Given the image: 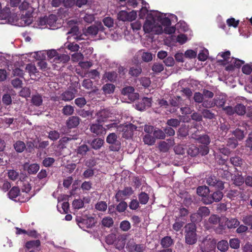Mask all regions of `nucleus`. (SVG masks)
I'll return each mask as SVG.
<instances>
[{"label":"nucleus","instance_id":"obj_37","mask_svg":"<svg viewBox=\"0 0 252 252\" xmlns=\"http://www.w3.org/2000/svg\"><path fill=\"white\" fill-rule=\"evenodd\" d=\"M235 113L239 115H243L246 113V107L242 104H237L234 107Z\"/></svg>","mask_w":252,"mask_h":252},{"label":"nucleus","instance_id":"obj_55","mask_svg":"<svg viewBox=\"0 0 252 252\" xmlns=\"http://www.w3.org/2000/svg\"><path fill=\"white\" fill-rule=\"evenodd\" d=\"M95 209L99 211H105L107 208V203L105 201L98 202L95 206Z\"/></svg>","mask_w":252,"mask_h":252},{"label":"nucleus","instance_id":"obj_1","mask_svg":"<svg viewBox=\"0 0 252 252\" xmlns=\"http://www.w3.org/2000/svg\"><path fill=\"white\" fill-rule=\"evenodd\" d=\"M185 243L189 245H193L197 241L196 226L195 224L189 223L185 227Z\"/></svg>","mask_w":252,"mask_h":252},{"label":"nucleus","instance_id":"obj_22","mask_svg":"<svg viewBox=\"0 0 252 252\" xmlns=\"http://www.w3.org/2000/svg\"><path fill=\"white\" fill-rule=\"evenodd\" d=\"M189 132V126L185 125H182L179 128L177 132L178 137H186Z\"/></svg>","mask_w":252,"mask_h":252},{"label":"nucleus","instance_id":"obj_19","mask_svg":"<svg viewBox=\"0 0 252 252\" xmlns=\"http://www.w3.org/2000/svg\"><path fill=\"white\" fill-rule=\"evenodd\" d=\"M194 139L197 140L199 143L203 145H208L210 143L209 136L207 134L201 135L199 137H196L194 135L193 136Z\"/></svg>","mask_w":252,"mask_h":252},{"label":"nucleus","instance_id":"obj_6","mask_svg":"<svg viewBox=\"0 0 252 252\" xmlns=\"http://www.w3.org/2000/svg\"><path fill=\"white\" fill-rule=\"evenodd\" d=\"M133 192L134 191L131 187H126L123 190H118L115 195V198L116 201L119 202L131 196Z\"/></svg>","mask_w":252,"mask_h":252},{"label":"nucleus","instance_id":"obj_64","mask_svg":"<svg viewBox=\"0 0 252 252\" xmlns=\"http://www.w3.org/2000/svg\"><path fill=\"white\" fill-rule=\"evenodd\" d=\"M245 182V179L241 175L235 176L233 179V183L237 186H240Z\"/></svg>","mask_w":252,"mask_h":252},{"label":"nucleus","instance_id":"obj_35","mask_svg":"<svg viewBox=\"0 0 252 252\" xmlns=\"http://www.w3.org/2000/svg\"><path fill=\"white\" fill-rule=\"evenodd\" d=\"M149 199V195L145 192L142 191L138 194L139 202L141 204H146L148 202Z\"/></svg>","mask_w":252,"mask_h":252},{"label":"nucleus","instance_id":"obj_32","mask_svg":"<svg viewBox=\"0 0 252 252\" xmlns=\"http://www.w3.org/2000/svg\"><path fill=\"white\" fill-rule=\"evenodd\" d=\"M110 112L108 110L102 109L97 113V116L99 120L104 121V120L108 118L110 116Z\"/></svg>","mask_w":252,"mask_h":252},{"label":"nucleus","instance_id":"obj_8","mask_svg":"<svg viewBox=\"0 0 252 252\" xmlns=\"http://www.w3.org/2000/svg\"><path fill=\"white\" fill-rule=\"evenodd\" d=\"M105 29V28L103 27L102 24L98 22L88 27L86 29V33L89 35L95 36L96 35L98 32H103Z\"/></svg>","mask_w":252,"mask_h":252},{"label":"nucleus","instance_id":"obj_54","mask_svg":"<svg viewBox=\"0 0 252 252\" xmlns=\"http://www.w3.org/2000/svg\"><path fill=\"white\" fill-rule=\"evenodd\" d=\"M152 69L154 72L159 73L163 70L164 66L161 63H156L153 64Z\"/></svg>","mask_w":252,"mask_h":252},{"label":"nucleus","instance_id":"obj_58","mask_svg":"<svg viewBox=\"0 0 252 252\" xmlns=\"http://www.w3.org/2000/svg\"><path fill=\"white\" fill-rule=\"evenodd\" d=\"M120 227L124 231H127L130 229L131 225L130 222L127 220H123L121 221L120 224Z\"/></svg>","mask_w":252,"mask_h":252},{"label":"nucleus","instance_id":"obj_9","mask_svg":"<svg viewBox=\"0 0 252 252\" xmlns=\"http://www.w3.org/2000/svg\"><path fill=\"white\" fill-rule=\"evenodd\" d=\"M206 183L208 185L214 187L220 190H223L224 188V183L214 175L209 176L207 178Z\"/></svg>","mask_w":252,"mask_h":252},{"label":"nucleus","instance_id":"obj_43","mask_svg":"<svg viewBox=\"0 0 252 252\" xmlns=\"http://www.w3.org/2000/svg\"><path fill=\"white\" fill-rule=\"evenodd\" d=\"M74 108L71 105H66L62 109V113L66 116L71 115L74 112Z\"/></svg>","mask_w":252,"mask_h":252},{"label":"nucleus","instance_id":"obj_34","mask_svg":"<svg viewBox=\"0 0 252 252\" xmlns=\"http://www.w3.org/2000/svg\"><path fill=\"white\" fill-rule=\"evenodd\" d=\"M197 212L203 219V218H205L208 216L210 214V211L208 207L205 206H202L198 208Z\"/></svg>","mask_w":252,"mask_h":252},{"label":"nucleus","instance_id":"obj_30","mask_svg":"<svg viewBox=\"0 0 252 252\" xmlns=\"http://www.w3.org/2000/svg\"><path fill=\"white\" fill-rule=\"evenodd\" d=\"M217 247L220 251L225 252L228 250L229 244L226 240H222L218 243Z\"/></svg>","mask_w":252,"mask_h":252},{"label":"nucleus","instance_id":"obj_36","mask_svg":"<svg viewBox=\"0 0 252 252\" xmlns=\"http://www.w3.org/2000/svg\"><path fill=\"white\" fill-rule=\"evenodd\" d=\"M20 193V189L18 187H14L9 191L8 195L11 199L16 198Z\"/></svg>","mask_w":252,"mask_h":252},{"label":"nucleus","instance_id":"obj_12","mask_svg":"<svg viewBox=\"0 0 252 252\" xmlns=\"http://www.w3.org/2000/svg\"><path fill=\"white\" fill-rule=\"evenodd\" d=\"M77 92V90L74 88H69L61 94L60 98L65 101H70L75 97V94Z\"/></svg>","mask_w":252,"mask_h":252},{"label":"nucleus","instance_id":"obj_7","mask_svg":"<svg viewBox=\"0 0 252 252\" xmlns=\"http://www.w3.org/2000/svg\"><path fill=\"white\" fill-rule=\"evenodd\" d=\"M136 17V12L134 11L128 13L126 11L121 10L118 14V19L122 21H132Z\"/></svg>","mask_w":252,"mask_h":252},{"label":"nucleus","instance_id":"obj_27","mask_svg":"<svg viewBox=\"0 0 252 252\" xmlns=\"http://www.w3.org/2000/svg\"><path fill=\"white\" fill-rule=\"evenodd\" d=\"M115 89V85L110 83H107L104 85L102 88V90L105 94H113Z\"/></svg>","mask_w":252,"mask_h":252},{"label":"nucleus","instance_id":"obj_51","mask_svg":"<svg viewBox=\"0 0 252 252\" xmlns=\"http://www.w3.org/2000/svg\"><path fill=\"white\" fill-rule=\"evenodd\" d=\"M55 159L53 158H45L42 161V164L46 167H51L55 162Z\"/></svg>","mask_w":252,"mask_h":252},{"label":"nucleus","instance_id":"obj_47","mask_svg":"<svg viewBox=\"0 0 252 252\" xmlns=\"http://www.w3.org/2000/svg\"><path fill=\"white\" fill-rule=\"evenodd\" d=\"M218 174L223 179H229L231 176V173L227 170H223L220 169L218 171Z\"/></svg>","mask_w":252,"mask_h":252},{"label":"nucleus","instance_id":"obj_16","mask_svg":"<svg viewBox=\"0 0 252 252\" xmlns=\"http://www.w3.org/2000/svg\"><path fill=\"white\" fill-rule=\"evenodd\" d=\"M77 139V135H70L69 137L64 136L59 140V147L62 149L66 148L70 143V142L72 140H76Z\"/></svg>","mask_w":252,"mask_h":252},{"label":"nucleus","instance_id":"obj_44","mask_svg":"<svg viewBox=\"0 0 252 252\" xmlns=\"http://www.w3.org/2000/svg\"><path fill=\"white\" fill-rule=\"evenodd\" d=\"M202 116L206 119H213L215 117V115L211 110L207 109H203L202 111Z\"/></svg>","mask_w":252,"mask_h":252},{"label":"nucleus","instance_id":"obj_53","mask_svg":"<svg viewBox=\"0 0 252 252\" xmlns=\"http://www.w3.org/2000/svg\"><path fill=\"white\" fill-rule=\"evenodd\" d=\"M230 161L231 164H232L235 166H240L243 163L242 159L240 157L236 156L231 158Z\"/></svg>","mask_w":252,"mask_h":252},{"label":"nucleus","instance_id":"obj_52","mask_svg":"<svg viewBox=\"0 0 252 252\" xmlns=\"http://www.w3.org/2000/svg\"><path fill=\"white\" fill-rule=\"evenodd\" d=\"M169 144L164 141L159 142L158 144V149L160 151L162 152H167L169 149Z\"/></svg>","mask_w":252,"mask_h":252},{"label":"nucleus","instance_id":"obj_21","mask_svg":"<svg viewBox=\"0 0 252 252\" xmlns=\"http://www.w3.org/2000/svg\"><path fill=\"white\" fill-rule=\"evenodd\" d=\"M142 72V68L140 66L135 65L130 67L128 74L132 77H137Z\"/></svg>","mask_w":252,"mask_h":252},{"label":"nucleus","instance_id":"obj_62","mask_svg":"<svg viewBox=\"0 0 252 252\" xmlns=\"http://www.w3.org/2000/svg\"><path fill=\"white\" fill-rule=\"evenodd\" d=\"M75 104L79 107L82 108L86 104V100L83 97H78L74 100Z\"/></svg>","mask_w":252,"mask_h":252},{"label":"nucleus","instance_id":"obj_41","mask_svg":"<svg viewBox=\"0 0 252 252\" xmlns=\"http://www.w3.org/2000/svg\"><path fill=\"white\" fill-rule=\"evenodd\" d=\"M39 169V165L37 163H32L29 165L28 172L30 174H35Z\"/></svg>","mask_w":252,"mask_h":252},{"label":"nucleus","instance_id":"obj_39","mask_svg":"<svg viewBox=\"0 0 252 252\" xmlns=\"http://www.w3.org/2000/svg\"><path fill=\"white\" fill-rule=\"evenodd\" d=\"M188 153L191 157H195L199 154V148L192 145L189 148Z\"/></svg>","mask_w":252,"mask_h":252},{"label":"nucleus","instance_id":"obj_59","mask_svg":"<svg viewBox=\"0 0 252 252\" xmlns=\"http://www.w3.org/2000/svg\"><path fill=\"white\" fill-rule=\"evenodd\" d=\"M180 121L177 119H170L167 120L166 124L169 126L177 127L180 125Z\"/></svg>","mask_w":252,"mask_h":252},{"label":"nucleus","instance_id":"obj_33","mask_svg":"<svg viewBox=\"0 0 252 252\" xmlns=\"http://www.w3.org/2000/svg\"><path fill=\"white\" fill-rule=\"evenodd\" d=\"M143 140L145 144L151 146L153 145L156 142V139L154 136L149 134H146L144 136Z\"/></svg>","mask_w":252,"mask_h":252},{"label":"nucleus","instance_id":"obj_38","mask_svg":"<svg viewBox=\"0 0 252 252\" xmlns=\"http://www.w3.org/2000/svg\"><path fill=\"white\" fill-rule=\"evenodd\" d=\"M101 223L103 226L109 228L113 225L114 221L112 218L106 217L102 219Z\"/></svg>","mask_w":252,"mask_h":252},{"label":"nucleus","instance_id":"obj_17","mask_svg":"<svg viewBox=\"0 0 252 252\" xmlns=\"http://www.w3.org/2000/svg\"><path fill=\"white\" fill-rule=\"evenodd\" d=\"M137 127L133 124L126 125L123 128V137L128 139L131 137L133 135V131L136 130Z\"/></svg>","mask_w":252,"mask_h":252},{"label":"nucleus","instance_id":"obj_10","mask_svg":"<svg viewBox=\"0 0 252 252\" xmlns=\"http://www.w3.org/2000/svg\"><path fill=\"white\" fill-rule=\"evenodd\" d=\"M221 190L214 192L212 194H209V198H205L204 200L206 205L211 204L214 202H219L223 197V194Z\"/></svg>","mask_w":252,"mask_h":252},{"label":"nucleus","instance_id":"obj_11","mask_svg":"<svg viewBox=\"0 0 252 252\" xmlns=\"http://www.w3.org/2000/svg\"><path fill=\"white\" fill-rule=\"evenodd\" d=\"M134 89L131 86L124 87L122 90V94L124 95H127L131 101H133L138 98L139 94L135 93Z\"/></svg>","mask_w":252,"mask_h":252},{"label":"nucleus","instance_id":"obj_57","mask_svg":"<svg viewBox=\"0 0 252 252\" xmlns=\"http://www.w3.org/2000/svg\"><path fill=\"white\" fill-rule=\"evenodd\" d=\"M60 137V133L58 131L51 130L48 133V138L51 140L55 141Z\"/></svg>","mask_w":252,"mask_h":252},{"label":"nucleus","instance_id":"obj_15","mask_svg":"<svg viewBox=\"0 0 252 252\" xmlns=\"http://www.w3.org/2000/svg\"><path fill=\"white\" fill-rule=\"evenodd\" d=\"M197 194L202 197L201 201L205 204V202L204 200L205 198H209L210 189L209 188L206 186H199L196 189Z\"/></svg>","mask_w":252,"mask_h":252},{"label":"nucleus","instance_id":"obj_56","mask_svg":"<svg viewBox=\"0 0 252 252\" xmlns=\"http://www.w3.org/2000/svg\"><path fill=\"white\" fill-rule=\"evenodd\" d=\"M228 244L232 249H237L240 247V240L238 238L231 239Z\"/></svg>","mask_w":252,"mask_h":252},{"label":"nucleus","instance_id":"obj_50","mask_svg":"<svg viewBox=\"0 0 252 252\" xmlns=\"http://www.w3.org/2000/svg\"><path fill=\"white\" fill-rule=\"evenodd\" d=\"M47 25L52 26L56 23L57 17L55 15L50 14L49 16H45Z\"/></svg>","mask_w":252,"mask_h":252},{"label":"nucleus","instance_id":"obj_61","mask_svg":"<svg viewBox=\"0 0 252 252\" xmlns=\"http://www.w3.org/2000/svg\"><path fill=\"white\" fill-rule=\"evenodd\" d=\"M139 81H140L141 85L142 86H143L145 88H148L151 84V80L148 77H142L140 78Z\"/></svg>","mask_w":252,"mask_h":252},{"label":"nucleus","instance_id":"obj_24","mask_svg":"<svg viewBox=\"0 0 252 252\" xmlns=\"http://www.w3.org/2000/svg\"><path fill=\"white\" fill-rule=\"evenodd\" d=\"M13 147L15 151L18 153H22L26 148L25 143L21 140H18L15 142L13 144Z\"/></svg>","mask_w":252,"mask_h":252},{"label":"nucleus","instance_id":"obj_60","mask_svg":"<svg viewBox=\"0 0 252 252\" xmlns=\"http://www.w3.org/2000/svg\"><path fill=\"white\" fill-rule=\"evenodd\" d=\"M10 15V10L8 8H4L0 11V18L2 20L7 19Z\"/></svg>","mask_w":252,"mask_h":252},{"label":"nucleus","instance_id":"obj_23","mask_svg":"<svg viewBox=\"0 0 252 252\" xmlns=\"http://www.w3.org/2000/svg\"><path fill=\"white\" fill-rule=\"evenodd\" d=\"M41 245V242L39 240H31L27 241L25 245V247L30 250L32 248H37L39 247Z\"/></svg>","mask_w":252,"mask_h":252},{"label":"nucleus","instance_id":"obj_42","mask_svg":"<svg viewBox=\"0 0 252 252\" xmlns=\"http://www.w3.org/2000/svg\"><path fill=\"white\" fill-rule=\"evenodd\" d=\"M127 207V203L122 200L120 201V202L117 205L116 209L119 213H122L125 211Z\"/></svg>","mask_w":252,"mask_h":252},{"label":"nucleus","instance_id":"obj_4","mask_svg":"<svg viewBox=\"0 0 252 252\" xmlns=\"http://www.w3.org/2000/svg\"><path fill=\"white\" fill-rule=\"evenodd\" d=\"M217 244V241L212 237L207 236L199 245V252H211L213 251Z\"/></svg>","mask_w":252,"mask_h":252},{"label":"nucleus","instance_id":"obj_13","mask_svg":"<svg viewBox=\"0 0 252 252\" xmlns=\"http://www.w3.org/2000/svg\"><path fill=\"white\" fill-rule=\"evenodd\" d=\"M90 131L97 136H101L106 133V129L99 124H93L90 126Z\"/></svg>","mask_w":252,"mask_h":252},{"label":"nucleus","instance_id":"obj_25","mask_svg":"<svg viewBox=\"0 0 252 252\" xmlns=\"http://www.w3.org/2000/svg\"><path fill=\"white\" fill-rule=\"evenodd\" d=\"M173 244V240L170 236H165L161 239L160 244L162 248H168Z\"/></svg>","mask_w":252,"mask_h":252},{"label":"nucleus","instance_id":"obj_3","mask_svg":"<svg viewBox=\"0 0 252 252\" xmlns=\"http://www.w3.org/2000/svg\"><path fill=\"white\" fill-rule=\"evenodd\" d=\"M75 220L79 227L84 230L93 227L96 222L94 218L87 216L82 217L77 216Z\"/></svg>","mask_w":252,"mask_h":252},{"label":"nucleus","instance_id":"obj_20","mask_svg":"<svg viewBox=\"0 0 252 252\" xmlns=\"http://www.w3.org/2000/svg\"><path fill=\"white\" fill-rule=\"evenodd\" d=\"M118 74L116 72L112 71H106L103 75L104 79H107V80L111 82H115L117 80Z\"/></svg>","mask_w":252,"mask_h":252},{"label":"nucleus","instance_id":"obj_46","mask_svg":"<svg viewBox=\"0 0 252 252\" xmlns=\"http://www.w3.org/2000/svg\"><path fill=\"white\" fill-rule=\"evenodd\" d=\"M42 98L41 95L37 94L33 95L32 98V103L36 106H39L42 103Z\"/></svg>","mask_w":252,"mask_h":252},{"label":"nucleus","instance_id":"obj_29","mask_svg":"<svg viewBox=\"0 0 252 252\" xmlns=\"http://www.w3.org/2000/svg\"><path fill=\"white\" fill-rule=\"evenodd\" d=\"M242 191L241 188L239 189H232L230 190L227 193V197L231 199H234L235 197L242 195Z\"/></svg>","mask_w":252,"mask_h":252},{"label":"nucleus","instance_id":"obj_26","mask_svg":"<svg viewBox=\"0 0 252 252\" xmlns=\"http://www.w3.org/2000/svg\"><path fill=\"white\" fill-rule=\"evenodd\" d=\"M104 143V140L99 138H94L91 143L92 148L94 150L99 149Z\"/></svg>","mask_w":252,"mask_h":252},{"label":"nucleus","instance_id":"obj_14","mask_svg":"<svg viewBox=\"0 0 252 252\" xmlns=\"http://www.w3.org/2000/svg\"><path fill=\"white\" fill-rule=\"evenodd\" d=\"M81 119L76 116L69 117L66 121V126L68 129H72L77 127L79 125Z\"/></svg>","mask_w":252,"mask_h":252},{"label":"nucleus","instance_id":"obj_40","mask_svg":"<svg viewBox=\"0 0 252 252\" xmlns=\"http://www.w3.org/2000/svg\"><path fill=\"white\" fill-rule=\"evenodd\" d=\"M21 20L22 21L24 22L25 25H30L32 21V13L26 12L25 15L23 14L21 17Z\"/></svg>","mask_w":252,"mask_h":252},{"label":"nucleus","instance_id":"obj_28","mask_svg":"<svg viewBox=\"0 0 252 252\" xmlns=\"http://www.w3.org/2000/svg\"><path fill=\"white\" fill-rule=\"evenodd\" d=\"M69 60V57L68 55L65 54H59L57 55V56L54 59L53 62L57 63H65L68 62Z\"/></svg>","mask_w":252,"mask_h":252},{"label":"nucleus","instance_id":"obj_63","mask_svg":"<svg viewBox=\"0 0 252 252\" xmlns=\"http://www.w3.org/2000/svg\"><path fill=\"white\" fill-rule=\"evenodd\" d=\"M182 98L180 96H174L170 100V105L173 107H177Z\"/></svg>","mask_w":252,"mask_h":252},{"label":"nucleus","instance_id":"obj_2","mask_svg":"<svg viewBox=\"0 0 252 252\" xmlns=\"http://www.w3.org/2000/svg\"><path fill=\"white\" fill-rule=\"evenodd\" d=\"M143 30L145 33L154 32L158 34L161 33L162 28L156 22L153 17H151L146 19L143 25Z\"/></svg>","mask_w":252,"mask_h":252},{"label":"nucleus","instance_id":"obj_5","mask_svg":"<svg viewBox=\"0 0 252 252\" xmlns=\"http://www.w3.org/2000/svg\"><path fill=\"white\" fill-rule=\"evenodd\" d=\"M106 142L111 145L109 147L112 151H118L121 146V142L118 139V136L115 133H110L106 137Z\"/></svg>","mask_w":252,"mask_h":252},{"label":"nucleus","instance_id":"obj_31","mask_svg":"<svg viewBox=\"0 0 252 252\" xmlns=\"http://www.w3.org/2000/svg\"><path fill=\"white\" fill-rule=\"evenodd\" d=\"M90 150L89 147L86 144H83L79 146L77 149L76 152L77 155L84 156L86 155L87 152Z\"/></svg>","mask_w":252,"mask_h":252},{"label":"nucleus","instance_id":"obj_45","mask_svg":"<svg viewBox=\"0 0 252 252\" xmlns=\"http://www.w3.org/2000/svg\"><path fill=\"white\" fill-rule=\"evenodd\" d=\"M153 135L156 139H164L165 138V134L164 130L158 129L155 130L153 132Z\"/></svg>","mask_w":252,"mask_h":252},{"label":"nucleus","instance_id":"obj_18","mask_svg":"<svg viewBox=\"0 0 252 252\" xmlns=\"http://www.w3.org/2000/svg\"><path fill=\"white\" fill-rule=\"evenodd\" d=\"M225 225L229 229L235 228L240 225V221L236 218L227 219Z\"/></svg>","mask_w":252,"mask_h":252},{"label":"nucleus","instance_id":"obj_49","mask_svg":"<svg viewBox=\"0 0 252 252\" xmlns=\"http://www.w3.org/2000/svg\"><path fill=\"white\" fill-rule=\"evenodd\" d=\"M202 218L196 212V213L192 214L190 216V220L192 222L191 223H198L202 220Z\"/></svg>","mask_w":252,"mask_h":252},{"label":"nucleus","instance_id":"obj_48","mask_svg":"<svg viewBox=\"0 0 252 252\" xmlns=\"http://www.w3.org/2000/svg\"><path fill=\"white\" fill-rule=\"evenodd\" d=\"M130 248L135 252H143L145 249V247L143 244L134 243L130 246Z\"/></svg>","mask_w":252,"mask_h":252}]
</instances>
